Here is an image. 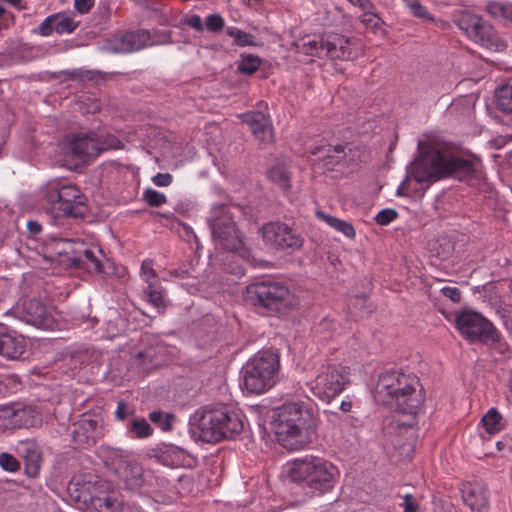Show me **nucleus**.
<instances>
[{
  "instance_id": "nucleus-1",
  "label": "nucleus",
  "mask_w": 512,
  "mask_h": 512,
  "mask_svg": "<svg viewBox=\"0 0 512 512\" xmlns=\"http://www.w3.org/2000/svg\"><path fill=\"white\" fill-rule=\"evenodd\" d=\"M374 397L396 412L412 417L422 410L425 401L419 379L397 370H385L379 375Z\"/></svg>"
},
{
  "instance_id": "nucleus-2",
  "label": "nucleus",
  "mask_w": 512,
  "mask_h": 512,
  "mask_svg": "<svg viewBox=\"0 0 512 512\" xmlns=\"http://www.w3.org/2000/svg\"><path fill=\"white\" fill-rule=\"evenodd\" d=\"M478 164L476 159L430 147L412 163L411 176L418 183H433L449 177L462 181L476 175Z\"/></svg>"
},
{
  "instance_id": "nucleus-3",
  "label": "nucleus",
  "mask_w": 512,
  "mask_h": 512,
  "mask_svg": "<svg viewBox=\"0 0 512 512\" xmlns=\"http://www.w3.org/2000/svg\"><path fill=\"white\" fill-rule=\"evenodd\" d=\"M271 419L277 441L291 451L310 443L317 428L313 411L301 403H285L273 409Z\"/></svg>"
},
{
  "instance_id": "nucleus-4",
  "label": "nucleus",
  "mask_w": 512,
  "mask_h": 512,
  "mask_svg": "<svg viewBox=\"0 0 512 512\" xmlns=\"http://www.w3.org/2000/svg\"><path fill=\"white\" fill-rule=\"evenodd\" d=\"M190 424L192 433L199 439L217 443L239 436L245 428V416L226 406L203 407L190 418Z\"/></svg>"
},
{
  "instance_id": "nucleus-5",
  "label": "nucleus",
  "mask_w": 512,
  "mask_h": 512,
  "mask_svg": "<svg viewBox=\"0 0 512 512\" xmlns=\"http://www.w3.org/2000/svg\"><path fill=\"white\" fill-rule=\"evenodd\" d=\"M121 148L122 142L114 135H98L95 132L69 133L60 144L64 160L75 166L90 162L104 151Z\"/></svg>"
},
{
  "instance_id": "nucleus-6",
  "label": "nucleus",
  "mask_w": 512,
  "mask_h": 512,
  "mask_svg": "<svg viewBox=\"0 0 512 512\" xmlns=\"http://www.w3.org/2000/svg\"><path fill=\"white\" fill-rule=\"evenodd\" d=\"M339 476L337 467L319 457L295 459L290 470V477L308 493L323 495L330 492Z\"/></svg>"
},
{
  "instance_id": "nucleus-7",
  "label": "nucleus",
  "mask_w": 512,
  "mask_h": 512,
  "mask_svg": "<svg viewBox=\"0 0 512 512\" xmlns=\"http://www.w3.org/2000/svg\"><path fill=\"white\" fill-rule=\"evenodd\" d=\"M43 197L47 210L54 218H84L87 212V198L73 184H64L60 180L47 182Z\"/></svg>"
},
{
  "instance_id": "nucleus-8",
  "label": "nucleus",
  "mask_w": 512,
  "mask_h": 512,
  "mask_svg": "<svg viewBox=\"0 0 512 512\" xmlns=\"http://www.w3.org/2000/svg\"><path fill=\"white\" fill-rule=\"evenodd\" d=\"M280 368L279 354L270 350L258 352L242 368L243 385L250 393L260 394L275 383Z\"/></svg>"
},
{
  "instance_id": "nucleus-9",
  "label": "nucleus",
  "mask_w": 512,
  "mask_h": 512,
  "mask_svg": "<svg viewBox=\"0 0 512 512\" xmlns=\"http://www.w3.org/2000/svg\"><path fill=\"white\" fill-rule=\"evenodd\" d=\"M59 255L67 256V261L76 269H83L89 273L111 275L115 273V265L106 259L100 249H90L84 243L69 239H60L57 246Z\"/></svg>"
},
{
  "instance_id": "nucleus-10",
  "label": "nucleus",
  "mask_w": 512,
  "mask_h": 512,
  "mask_svg": "<svg viewBox=\"0 0 512 512\" xmlns=\"http://www.w3.org/2000/svg\"><path fill=\"white\" fill-rule=\"evenodd\" d=\"M245 300L258 308L280 311L290 303V291L281 283L260 281L247 286Z\"/></svg>"
},
{
  "instance_id": "nucleus-11",
  "label": "nucleus",
  "mask_w": 512,
  "mask_h": 512,
  "mask_svg": "<svg viewBox=\"0 0 512 512\" xmlns=\"http://www.w3.org/2000/svg\"><path fill=\"white\" fill-rule=\"evenodd\" d=\"M348 368L339 364L322 365L316 378L309 383L314 396L329 403L349 384Z\"/></svg>"
},
{
  "instance_id": "nucleus-12",
  "label": "nucleus",
  "mask_w": 512,
  "mask_h": 512,
  "mask_svg": "<svg viewBox=\"0 0 512 512\" xmlns=\"http://www.w3.org/2000/svg\"><path fill=\"white\" fill-rule=\"evenodd\" d=\"M455 322L460 334L471 343L490 345L498 340L495 326L477 312L463 311L456 315Z\"/></svg>"
},
{
  "instance_id": "nucleus-13",
  "label": "nucleus",
  "mask_w": 512,
  "mask_h": 512,
  "mask_svg": "<svg viewBox=\"0 0 512 512\" xmlns=\"http://www.w3.org/2000/svg\"><path fill=\"white\" fill-rule=\"evenodd\" d=\"M264 242L282 251H294L303 245L302 236L289 225L282 222H269L262 227Z\"/></svg>"
},
{
  "instance_id": "nucleus-14",
  "label": "nucleus",
  "mask_w": 512,
  "mask_h": 512,
  "mask_svg": "<svg viewBox=\"0 0 512 512\" xmlns=\"http://www.w3.org/2000/svg\"><path fill=\"white\" fill-rule=\"evenodd\" d=\"M213 241L217 248L238 251L243 246L242 237L230 215L224 214L211 224Z\"/></svg>"
},
{
  "instance_id": "nucleus-15",
  "label": "nucleus",
  "mask_w": 512,
  "mask_h": 512,
  "mask_svg": "<svg viewBox=\"0 0 512 512\" xmlns=\"http://www.w3.org/2000/svg\"><path fill=\"white\" fill-rule=\"evenodd\" d=\"M323 57L331 60H352L356 57V40L337 33L322 36Z\"/></svg>"
},
{
  "instance_id": "nucleus-16",
  "label": "nucleus",
  "mask_w": 512,
  "mask_h": 512,
  "mask_svg": "<svg viewBox=\"0 0 512 512\" xmlns=\"http://www.w3.org/2000/svg\"><path fill=\"white\" fill-rule=\"evenodd\" d=\"M102 488H106V484L91 474L73 478L68 484L71 497L75 501L83 503L87 509Z\"/></svg>"
},
{
  "instance_id": "nucleus-17",
  "label": "nucleus",
  "mask_w": 512,
  "mask_h": 512,
  "mask_svg": "<svg viewBox=\"0 0 512 512\" xmlns=\"http://www.w3.org/2000/svg\"><path fill=\"white\" fill-rule=\"evenodd\" d=\"M461 495L464 504L472 511L480 512L489 506L488 485L481 479L463 483Z\"/></svg>"
},
{
  "instance_id": "nucleus-18",
  "label": "nucleus",
  "mask_w": 512,
  "mask_h": 512,
  "mask_svg": "<svg viewBox=\"0 0 512 512\" xmlns=\"http://www.w3.org/2000/svg\"><path fill=\"white\" fill-rule=\"evenodd\" d=\"M26 338L15 330L0 327V355L8 360H18L27 351Z\"/></svg>"
},
{
  "instance_id": "nucleus-19",
  "label": "nucleus",
  "mask_w": 512,
  "mask_h": 512,
  "mask_svg": "<svg viewBox=\"0 0 512 512\" xmlns=\"http://www.w3.org/2000/svg\"><path fill=\"white\" fill-rule=\"evenodd\" d=\"M467 35L488 49H498V37L493 27L477 15L468 18L465 27Z\"/></svg>"
},
{
  "instance_id": "nucleus-20",
  "label": "nucleus",
  "mask_w": 512,
  "mask_h": 512,
  "mask_svg": "<svg viewBox=\"0 0 512 512\" xmlns=\"http://www.w3.org/2000/svg\"><path fill=\"white\" fill-rule=\"evenodd\" d=\"M310 154L314 157L313 161L318 162L327 171H332L342 165L347 156L343 145L316 146L310 151Z\"/></svg>"
},
{
  "instance_id": "nucleus-21",
  "label": "nucleus",
  "mask_w": 512,
  "mask_h": 512,
  "mask_svg": "<svg viewBox=\"0 0 512 512\" xmlns=\"http://www.w3.org/2000/svg\"><path fill=\"white\" fill-rule=\"evenodd\" d=\"M18 451L24 459V473L29 478H37L43 463L40 446L33 440L19 443Z\"/></svg>"
},
{
  "instance_id": "nucleus-22",
  "label": "nucleus",
  "mask_w": 512,
  "mask_h": 512,
  "mask_svg": "<svg viewBox=\"0 0 512 512\" xmlns=\"http://www.w3.org/2000/svg\"><path fill=\"white\" fill-rule=\"evenodd\" d=\"M73 426L72 440L78 447L93 445L101 435V428L95 419L83 417Z\"/></svg>"
},
{
  "instance_id": "nucleus-23",
  "label": "nucleus",
  "mask_w": 512,
  "mask_h": 512,
  "mask_svg": "<svg viewBox=\"0 0 512 512\" xmlns=\"http://www.w3.org/2000/svg\"><path fill=\"white\" fill-rule=\"evenodd\" d=\"M22 320L38 328H48L53 323L52 316L46 307L37 299L23 303Z\"/></svg>"
},
{
  "instance_id": "nucleus-24",
  "label": "nucleus",
  "mask_w": 512,
  "mask_h": 512,
  "mask_svg": "<svg viewBox=\"0 0 512 512\" xmlns=\"http://www.w3.org/2000/svg\"><path fill=\"white\" fill-rule=\"evenodd\" d=\"M150 45V34L146 30L127 32L117 38L112 51L115 53H132Z\"/></svg>"
},
{
  "instance_id": "nucleus-25",
  "label": "nucleus",
  "mask_w": 512,
  "mask_h": 512,
  "mask_svg": "<svg viewBox=\"0 0 512 512\" xmlns=\"http://www.w3.org/2000/svg\"><path fill=\"white\" fill-rule=\"evenodd\" d=\"M243 122L247 123L254 136L263 143L271 142L273 139V129L269 120L263 112L252 111L243 115Z\"/></svg>"
},
{
  "instance_id": "nucleus-26",
  "label": "nucleus",
  "mask_w": 512,
  "mask_h": 512,
  "mask_svg": "<svg viewBox=\"0 0 512 512\" xmlns=\"http://www.w3.org/2000/svg\"><path fill=\"white\" fill-rule=\"evenodd\" d=\"M117 472L126 489L136 491L144 484L143 468L134 461H121Z\"/></svg>"
},
{
  "instance_id": "nucleus-27",
  "label": "nucleus",
  "mask_w": 512,
  "mask_h": 512,
  "mask_svg": "<svg viewBox=\"0 0 512 512\" xmlns=\"http://www.w3.org/2000/svg\"><path fill=\"white\" fill-rule=\"evenodd\" d=\"M123 504V499L118 492L106 491L102 488L88 509L91 512H119Z\"/></svg>"
},
{
  "instance_id": "nucleus-28",
  "label": "nucleus",
  "mask_w": 512,
  "mask_h": 512,
  "mask_svg": "<svg viewBox=\"0 0 512 512\" xmlns=\"http://www.w3.org/2000/svg\"><path fill=\"white\" fill-rule=\"evenodd\" d=\"M295 49L297 53H302L308 56H316L318 58H323V45H322V37L311 38L305 37L294 43Z\"/></svg>"
},
{
  "instance_id": "nucleus-29",
  "label": "nucleus",
  "mask_w": 512,
  "mask_h": 512,
  "mask_svg": "<svg viewBox=\"0 0 512 512\" xmlns=\"http://www.w3.org/2000/svg\"><path fill=\"white\" fill-rule=\"evenodd\" d=\"M267 177L283 191L291 187L290 172L284 163H277L267 170Z\"/></svg>"
},
{
  "instance_id": "nucleus-30",
  "label": "nucleus",
  "mask_w": 512,
  "mask_h": 512,
  "mask_svg": "<svg viewBox=\"0 0 512 512\" xmlns=\"http://www.w3.org/2000/svg\"><path fill=\"white\" fill-rule=\"evenodd\" d=\"M145 300L155 307L158 313H163L169 304L166 299L165 291L160 285L145 287L143 290Z\"/></svg>"
},
{
  "instance_id": "nucleus-31",
  "label": "nucleus",
  "mask_w": 512,
  "mask_h": 512,
  "mask_svg": "<svg viewBox=\"0 0 512 512\" xmlns=\"http://www.w3.org/2000/svg\"><path fill=\"white\" fill-rule=\"evenodd\" d=\"M317 216L324 220L330 227L341 232L346 237L353 238L355 236V229L351 223L334 216L327 215L322 211L317 212Z\"/></svg>"
},
{
  "instance_id": "nucleus-32",
  "label": "nucleus",
  "mask_w": 512,
  "mask_h": 512,
  "mask_svg": "<svg viewBox=\"0 0 512 512\" xmlns=\"http://www.w3.org/2000/svg\"><path fill=\"white\" fill-rule=\"evenodd\" d=\"M54 29L57 34L72 33L78 27L79 22L66 13L53 14Z\"/></svg>"
},
{
  "instance_id": "nucleus-33",
  "label": "nucleus",
  "mask_w": 512,
  "mask_h": 512,
  "mask_svg": "<svg viewBox=\"0 0 512 512\" xmlns=\"http://www.w3.org/2000/svg\"><path fill=\"white\" fill-rule=\"evenodd\" d=\"M153 432L145 418H134L128 425V433L135 438H147Z\"/></svg>"
},
{
  "instance_id": "nucleus-34",
  "label": "nucleus",
  "mask_w": 512,
  "mask_h": 512,
  "mask_svg": "<svg viewBox=\"0 0 512 512\" xmlns=\"http://www.w3.org/2000/svg\"><path fill=\"white\" fill-rule=\"evenodd\" d=\"M497 107L507 113H512V83L506 84L496 91Z\"/></svg>"
},
{
  "instance_id": "nucleus-35",
  "label": "nucleus",
  "mask_w": 512,
  "mask_h": 512,
  "mask_svg": "<svg viewBox=\"0 0 512 512\" xmlns=\"http://www.w3.org/2000/svg\"><path fill=\"white\" fill-rule=\"evenodd\" d=\"M262 63L261 58L253 54H242L238 63L239 72L251 75L258 70Z\"/></svg>"
},
{
  "instance_id": "nucleus-36",
  "label": "nucleus",
  "mask_w": 512,
  "mask_h": 512,
  "mask_svg": "<svg viewBox=\"0 0 512 512\" xmlns=\"http://www.w3.org/2000/svg\"><path fill=\"white\" fill-rule=\"evenodd\" d=\"M501 419L500 413L495 408H491L483 416L482 423L489 434H495L502 429Z\"/></svg>"
},
{
  "instance_id": "nucleus-37",
  "label": "nucleus",
  "mask_w": 512,
  "mask_h": 512,
  "mask_svg": "<svg viewBox=\"0 0 512 512\" xmlns=\"http://www.w3.org/2000/svg\"><path fill=\"white\" fill-rule=\"evenodd\" d=\"M226 33L228 36L234 39V43L237 46H255L256 41L254 35L244 32L237 27H228L226 29Z\"/></svg>"
},
{
  "instance_id": "nucleus-38",
  "label": "nucleus",
  "mask_w": 512,
  "mask_h": 512,
  "mask_svg": "<svg viewBox=\"0 0 512 512\" xmlns=\"http://www.w3.org/2000/svg\"><path fill=\"white\" fill-rule=\"evenodd\" d=\"M487 12L495 18L512 22V4L492 2L487 5Z\"/></svg>"
},
{
  "instance_id": "nucleus-39",
  "label": "nucleus",
  "mask_w": 512,
  "mask_h": 512,
  "mask_svg": "<svg viewBox=\"0 0 512 512\" xmlns=\"http://www.w3.org/2000/svg\"><path fill=\"white\" fill-rule=\"evenodd\" d=\"M141 276L145 283L147 284L146 287L155 286L159 284V278L155 270L153 269L151 260L143 261L141 265Z\"/></svg>"
},
{
  "instance_id": "nucleus-40",
  "label": "nucleus",
  "mask_w": 512,
  "mask_h": 512,
  "mask_svg": "<svg viewBox=\"0 0 512 512\" xmlns=\"http://www.w3.org/2000/svg\"><path fill=\"white\" fill-rule=\"evenodd\" d=\"M150 420L159 425L163 431H169L172 427L173 415L165 414L162 411H152L149 414Z\"/></svg>"
},
{
  "instance_id": "nucleus-41",
  "label": "nucleus",
  "mask_w": 512,
  "mask_h": 512,
  "mask_svg": "<svg viewBox=\"0 0 512 512\" xmlns=\"http://www.w3.org/2000/svg\"><path fill=\"white\" fill-rule=\"evenodd\" d=\"M143 200L152 207H159L166 203L167 198L163 193L148 188L143 193Z\"/></svg>"
},
{
  "instance_id": "nucleus-42",
  "label": "nucleus",
  "mask_w": 512,
  "mask_h": 512,
  "mask_svg": "<svg viewBox=\"0 0 512 512\" xmlns=\"http://www.w3.org/2000/svg\"><path fill=\"white\" fill-rule=\"evenodd\" d=\"M0 467L7 472H17L20 470V462L10 453L0 454Z\"/></svg>"
},
{
  "instance_id": "nucleus-43",
  "label": "nucleus",
  "mask_w": 512,
  "mask_h": 512,
  "mask_svg": "<svg viewBox=\"0 0 512 512\" xmlns=\"http://www.w3.org/2000/svg\"><path fill=\"white\" fill-rule=\"evenodd\" d=\"M405 5L410 9L411 13L418 18L433 20L430 13L427 11L419 0H404Z\"/></svg>"
},
{
  "instance_id": "nucleus-44",
  "label": "nucleus",
  "mask_w": 512,
  "mask_h": 512,
  "mask_svg": "<svg viewBox=\"0 0 512 512\" xmlns=\"http://www.w3.org/2000/svg\"><path fill=\"white\" fill-rule=\"evenodd\" d=\"M398 217V213L396 210L391 208L382 209L375 216V221L377 224L385 226L390 224Z\"/></svg>"
},
{
  "instance_id": "nucleus-45",
  "label": "nucleus",
  "mask_w": 512,
  "mask_h": 512,
  "mask_svg": "<svg viewBox=\"0 0 512 512\" xmlns=\"http://www.w3.org/2000/svg\"><path fill=\"white\" fill-rule=\"evenodd\" d=\"M135 410L125 401L120 400L117 403L115 417L119 421H125L129 417L133 416Z\"/></svg>"
},
{
  "instance_id": "nucleus-46",
  "label": "nucleus",
  "mask_w": 512,
  "mask_h": 512,
  "mask_svg": "<svg viewBox=\"0 0 512 512\" xmlns=\"http://www.w3.org/2000/svg\"><path fill=\"white\" fill-rule=\"evenodd\" d=\"M403 502L401 503V507H403V512H419L420 505L418 499L412 494H405L403 497Z\"/></svg>"
},
{
  "instance_id": "nucleus-47",
  "label": "nucleus",
  "mask_w": 512,
  "mask_h": 512,
  "mask_svg": "<svg viewBox=\"0 0 512 512\" xmlns=\"http://www.w3.org/2000/svg\"><path fill=\"white\" fill-rule=\"evenodd\" d=\"M224 27V19L219 14H211L206 19V28L211 32H219Z\"/></svg>"
},
{
  "instance_id": "nucleus-48",
  "label": "nucleus",
  "mask_w": 512,
  "mask_h": 512,
  "mask_svg": "<svg viewBox=\"0 0 512 512\" xmlns=\"http://www.w3.org/2000/svg\"><path fill=\"white\" fill-rule=\"evenodd\" d=\"M15 21L13 13L8 12L3 6L0 5V32L10 28Z\"/></svg>"
},
{
  "instance_id": "nucleus-49",
  "label": "nucleus",
  "mask_w": 512,
  "mask_h": 512,
  "mask_svg": "<svg viewBox=\"0 0 512 512\" xmlns=\"http://www.w3.org/2000/svg\"><path fill=\"white\" fill-rule=\"evenodd\" d=\"M54 21H53V14L46 17L41 24L38 26L36 32L40 34L41 36H49L54 32Z\"/></svg>"
},
{
  "instance_id": "nucleus-50",
  "label": "nucleus",
  "mask_w": 512,
  "mask_h": 512,
  "mask_svg": "<svg viewBox=\"0 0 512 512\" xmlns=\"http://www.w3.org/2000/svg\"><path fill=\"white\" fill-rule=\"evenodd\" d=\"M441 293L454 303L461 301V291L457 287H444L441 289Z\"/></svg>"
},
{
  "instance_id": "nucleus-51",
  "label": "nucleus",
  "mask_w": 512,
  "mask_h": 512,
  "mask_svg": "<svg viewBox=\"0 0 512 512\" xmlns=\"http://www.w3.org/2000/svg\"><path fill=\"white\" fill-rule=\"evenodd\" d=\"M173 177L170 173H157L152 182L158 187H167L172 183Z\"/></svg>"
},
{
  "instance_id": "nucleus-52",
  "label": "nucleus",
  "mask_w": 512,
  "mask_h": 512,
  "mask_svg": "<svg viewBox=\"0 0 512 512\" xmlns=\"http://www.w3.org/2000/svg\"><path fill=\"white\" fill-rule=\"evenodd\" d=\"M93 4H94V0H75L74 1L75 9L81 14L87 13L91 9Z\"/></svg>"
},
{
  "instance_id": "nucleus-53",
  "label": "nucleus",
  "mask_w": 512,
  "mask_h": 512,
  "mask_svg": "<svg viewBox=\"0 0 512 512\" xmlns=\"http://www.w3.org/2000/svg\"><path fill=\"white\" fill-rule=\"evenodd\" d=\"M186 23L188 26L193 28L194 30L201 32L203 31V22L199 15H191L187 18Z\"/></svg>"
},
{
  "instance_id": "nucleus-54",
  "label": "nucleus",
  "mask_w": 512,
  "mask_h": 512,
  "mask_svg": "<svg viewBox=\"0 0 512 512\" xmlns=\"http://www.w3.org/2000/svg\"><path fill=\"white\" fill-rule=\"evenodd\" d=\"M152 358L153 355L151 350L141 351L137 354V359L143 365V369H149V367L147 366V362H152Z\"/></svg>"
},
{
  "instance_id": "nucleus-55",
  "label": "nucleus",
  "mask_w": 512,
  "mask_h": 512,
  "mask_svg": "<svg viewBox=\"0 0 512 512\" xmlns=\"http://www.w3.org/2000/svg\"><path fill=\"white\" fill-rule=\"evenodd\" d=\"M27 229L30 235L37 236L42 231L41 224L36 220H30L27 223Z\"/></svg>"
},
{
  "instance_id": "nucleus-56",
  "label": "nucleus",
  "mask_w": 512,
  "mask_h": 512,
  "mask_svg": "<svg viewBox=\"0 0 512 512\" xmlns=\"http://www.w3.org/2000/svg\"><path fill=\"white\" fill-rule=\"evenodd\" d=\"M362 22L363 23H366L368 25H371L373 27H377L380 23V18L377 17L375 14L373 13H365L363 16H362Z\"/></svg>"
},
{
  "instance_id": "nucleus-57",
  "label": "nucleus",
  "mask_w": 512,
  "mask_h": 512,
  "mask_svg": "<svg viewBox=\"0 0 512 512\" xmlns=\"http://www.w3.org/2000/svg\"><path fill=\"white\" fill-rule=\"evenodd\" d=\"M92 73H95L94 71H89V70H74L72 72H69L70 76L72 79H76V78H86L88 75L92 74Z\"/></svg>"
},
{
  "instance_id": "nucleus-58",
  "label": "nucleus",
  "mask_w": 512,
  "mask_h": 512,
  "mask_svg": "<svg viewBox=\"0 0 512 512\" xmlns=\"http://www.w3.org/2000/svg\"><path fill=\"white\" fill-rule=\"evenodd\" d=\"M352 408V403L351 401H342L341 404H340V409L343 411V412H349Z\"/></svg>"
},
{
  "instance_id": "nucleus-59",
  "label": "nucleus",
  "mask_w": 512,
  "mask_h": 512,
  "mask_svg": "<svg viewBox=\"0 0 512 512\" xmlns=\"http://www.w3.org/2000/svg\"><path fill=\"white\" fill-rule=\"evenodd\" d=\"M352 4L359 7L366 8L369 5V0H349Z\"/></svg>"
},
{
  "instance_id": "nucleus-60",
  "label": "nucleus",
  "mask_w": 512,
  "mask_h": 512,
  "mask_svg": "<svg viewBox=\"0 0 512 512\" xmlns=\"http://www.w3.org/2000/svg\"><path fill=\"white\" fill-rule=\"evenodd\" d=\"M406 180H404L400 185L399 187L397 188V191H396V195L397 196H404L405 195V184H406Z\"/></svg>"
},
{
  "instance_id": "nucleus-61",
  "label": "nucleus",
  "mask_w": 512,
  "mask_h": 512,
  "mask_svg": "<svg viewBox=\"0 0 512 512\" xmlns=\"http://www.w3.org/2000/svg\"><path fill=\"white\" fill-rule=\"evenodd\" d=\"M9 411L3 409V410H0V419L1 418H4L8 415Z\"/></svg>"
},
{
  "instance_id": "nucleus-62",
  "label": "nucleus",
  "mask_w": 512,
  "mask_h": 512,
  "mask_svg": "<svg viewBox=\"0 0 512 512\" xmlns=\"http://www.w3.org/2000/svg\"><path fill=\"white\" fill-rule=\"evenodd\" d=\"M496 446H497V449H498L499 451H501V450H503V448H504V443H503V442H501V441H498V442L496 443Z\"/></svg>"
},
{
  "instance_id": "nucleus-63",
  "label": "nucleus",
  "mask_w": 512,
  "mask_h": 512,
  "mask_svg": "<svg viewBox=\"0 0 512 512\" xmlns=\"http://www.w3.org/2000/svg\"><path fill=\"white\" fill-rule=\"evenodd\" d=\"M509 392L512 397V373H511L510 380H509Z\"/></svg>"
}]
</instances>
